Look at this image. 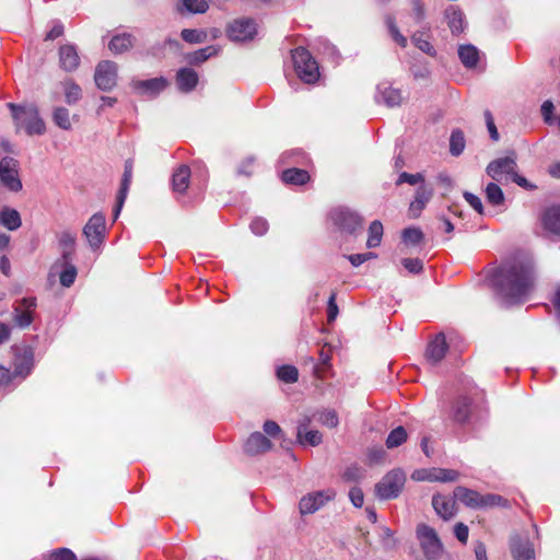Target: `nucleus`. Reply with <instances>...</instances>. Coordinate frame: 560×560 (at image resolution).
Instances as JSON below:
<instances>
[{
    "instance_id": "1",
    "label": "nucleus",
    "mask_w": 560,
    "mask_h": 560,
    "mask_svg": "<svg viewBox=\"0 0 560 560\" xmlns=\"http://www.w3.org/2000/svg\"><path fill=\"white\" fill-rule=\"evenodd\" d=\"M490 283L502 303H522L534 290L533 265L529 260L505 262L493 272Z\"/></svg>"
},
{
    "instance_id": "2",
    "label": "nucleus",
    "mask_w": 560,
    "mask_h": 560,
    "mask_svg": "<svg viewBox=\"0 0 560 560\" xmlns=\"http://www.w3.org/2000/svg\"><path fill=\"white\" fill-rule=\"evenodd\" d=\"M8 106L12 112L18 130L24 129L28 136H39L45 132V122L35 106H16L12 103Z\"/></svg>"
},
{
    "instance_id": "3",
    "label": "nucleus",
    "mask_w": 560,
    "mask_h": 560,
    "mask_svg": "<svg viewBox=\"0 0 560 560\" xmlns=\"http://www.w3.org/2000/svg\"><path fill=\"white\" fill-rule=\"evenodd\" d=\"M292 61L298 77L305 83H315L319 78V69L316 60L308 50L298 47L292 50Z\"/></svg>"
},
{
    "instance_id": "4",
    "label": "nucleus",
    "mask_w": 560,
    "mask_h": 560,
    "mask_svg": "<svg viewBox=\"0 0 560 560\" xmlns=\"http://www.w3.org/2000/svg\"><path fill=\"white\" fill-rule=\"evenodd\" d=\"M13 353L11 373L15 381H24L33 371L35 365V352L31 346H13L11 348Z\"/></svg>"
},
{
    "instance_id": "5",
    "label": "nucleus",
    "mask_w": 560,
    "mask_h": 560,
    "mask_svg": "<svg viewBox=\"0 0 560 560\" xmlns=\"http://www.w3.org/2000/svg\"><path fill=\"white\" fill-rule=\"evenodd\" d=\"M406 483V474L400 468L388 471L376 485L375 494L381 500L397 498Z\"/></svg>"
},
{
    "instance_id": "6",
    "label": "nucleus",
    "mask_w": 560,
    "mask_h": 560,
    "mask_svg": "<svg viewBox=\"0 0 560 560\" xmlns=\"http://www.w3.org/2000/svg\"><path fill=\"white\" fill-rule=\"evenodd\" d=\"M225 34L234 43L250 42L258 34V24L250 18H237L228 23Z\"/></svg>"
},
{
    "instance_id": "7",
    "label": "nucleus",
    "mask_w": 560,
    "mask_h": 560,
    "mask_svg": "<svg viewBox=\"0 0 560 560\" xmlns=\"http://www.w3.org/2000/svg\"><path fill=\"white\" fill-rule=\"evenodd\" d=\"M417 538L428 560H439L442 557L443 546L435 529L425 524H420L417 527Z\"/></svg>"
},
{
    "instance_id": "8",
    "label": "nucleus",
    "mask_w": 560,
    "mask_h": 560,
    "mask_svg": "<svg viewBox=\"0 0 560 560\" xmlns=\"http://www.w3.org/2000/svg\"><path fill=\"white\" fill-rule=\"evenodd\" d=\"M336 497L334 489H325L306 493L300 499L299 511L301 515L314 514Z\"/></svg>"
},
{
    "instance_id": "9",
    "label": "nucleus",
    "mask_w": 560,
    "mask_h": 560,
    "mask_svg": "<svg viewBox=\"0 0 560 560\" xmlns=\"http://www.w3.org/2000/svg\"><path fill=\"white\" fill-rule=\"evenodd\" d=\"M105 232V217L101 212L94 213L83 228V235L93 250H96L102 246Z\"/></svg>"
},
{
    "instance_id": "10",
    "label": "nucleus",
    "mask_w": 560,
    "mask_h": 560,
    "mask_svg": "<svg viewBox=\"0 0 560 560\" xmlns=\"http://www.w3.org/2000/svg\"><path fill=\"white\" fill-rule=\"evenodd\" d=\"M94 81L102 91H112L118 81V65L112 60H103L95 68Z\"/></svg>"
},
{
    "instance_id": "11",
    "label": "nucleus",
    "mask_w": 560,
    "mask_h": 560,
    "mask_svg": "<svg viewBox=\"0 0 560 560\" xmlns=\"http://www.w3.org/2000/svg\"><path fill=\"white\" fill-rule=\"evenodd\" d=\"M36 299L24 298L18 301L13 306L12 319L16 327L21 329L28 328L33 320L36 311Z\"/></svg>"
},
{
    "instance_id": "12",
    "label": "nucleus",
    "mask_w": 560,
    "mask_h": 560,
    "mask_svg": "<svg viewBox=\"0 0 560 560\" xmlns=\"http://www.w3.org/2000/svg\"><path fill=\"white\" fill-rule=\"evenodd\" d=\"M516 158L514 153L497 159L487 166V174L497 182L508 180L515 175Z\"/></svg>"
},
{
    "instance_id": "13",
    "label": "nucleus",
    "mask_w": 560,
    "mask_h": 560,
    "mask_svg": "<svg viewBox=\"0 0 560 560\" xmlns=\"http://www.w3.org/2000/svg\"><path fill=\"white\" fill-rule=\"evenodd\" d=\"M458 478V472L453 469L444 468H421L416 469L411 474V479L416 481H430V482H451Z\"/></svg>"
},
{
    "instance_id": "14",
    "label": "nucleus",
    "mask_w": 560,
    "mask_h": 560,
    "mask_svg": "<svg viewBox=\"0 0 560 560\" xmlns=\"http://www.w3.org/2000/svg\"><path fill=\"white\" fill-rule=\"evenodd\" d=\"M168 85V81L163 78H153L148 80H132L130 83L131 89L135 93L141 96L155 97Z\"/></svg>"
},
{
    "instance_id": "15",
    "label": "nucleus",
    "mask_w": 560,
    "mask_h": 560,
    "mask_svg": "<svg viewBox=\"0 0 560 560\" xmlns=\"http://www.w3.org/2000/svg\"><path fill=\"white\" fill-rule=\"evenodd\" d=\"M331 218L336 225L350 234H353L362 229V218L351 210L336 209L332 211Z\"/></svg>"
},
{
    "instance_id": "16",
    "label": "nucleus",
    "mask_w": 560,
    "mask_h": 560,
    "mask_svg": "<svg viewBox=\"0 0 560 560\" xmlns=\"http://www.w3.org/2000/svg\"><path fill=\"white\" fill-rule=\"evenodd\" d=\"M404 93L394 88L388 82H382L377 85L375 101L378 104H384L387 107H397L405 101Z\"/></svg>"
},
{
    "instance_id": "17",
    "label": "nucleus",
    "mask_w": 560,
    "mask_h": 560,
    "mask_svg": "<svg viewBox=\"0 0 560 560\" xmlns=\"http://www.w3.org/2000/svg\"><path fill=\"white\" fill-rule=\"evenodd\" d=\"M510 547L514 560H535L534 548L528 538L513 536Z\"/></svg>"
},
{
    "instance_id": "18",
    "label": "nucleus",
    "mask_w": 560,
    "mask_h": 560,
    "mask_svg": "<svg viewBox=\"0 0 560 560\" xmlns=\"http://www.w3.org/2000/svg\"><path fill=\"white\" fill-rule=\"evenodd\" d=\"M432 196L433 189L429 186L421 185L416 191L415 199L409 205V215L413 219L420 217Z\"/></svg>"
},
{
    "instance_id": "19",
    "label": "nucleus",
    "mask_w": 560,
    "mask_h": 560,
    "mask_svg": "<svg viewBox=\"0 0 560 560\" xmlns=\"http://www.w3.org/2000/svg\"><path fill=\"white\" fill-rule=\"evenodd\" d=\"M432 505L436 514L443 520L447 521L456 514V499L436 494L432 499Z\"/></svg>"
},
{
    "instance_id": "20",
    "label": "nucleus",
    "mask_w": 560,
    "mask_h": 560,
    "mask_svg": "<svg viewBox=\"0 0 560 560\" xmlns=\"http://www.w3.org/2000/svg\"><path fill=\"white\" fill-rule=\"evenodd\" d=\"M71 260L72 259H58L51 267V271H57L61 268V271L59 272V281L65 288L71 287L78 276L77 267L71 262Z\"/></svg>"
},
{
    "instance_id": "21",
    "label": "nucleus",
    "mask_w": 560,
    "mask_h": 560,
    "mask_svg": "<svg viewBox=\"0 0 560 560\" xmlns=\"http://www.w3.org/2000/svg\"><path fill=\"white\" fill-rule=\"evenodd\" d=\"M272 443L260 432H254L245 443V452L249 455H257L271 450Z\"/></svg>"
},
{
    "instance_id": "22",
    "label": "nucleus",
    "mask_w": 560,
    "mask_h": 560,
    "mask_svg": "<svg viewBox=\"0 0 560 560\" xmlns=\"http://www.w3.org/2000/svg\"><path fill=\"white\" fill-rule=\"evenodd\" d=\"M60 67L66 71H74L80 65V57L73 45L67 44L59 49Z\"/></svg>"
},
{
    "instance_id": "23",
    "label": "nucleus",
    "mask_w": 560,
    "mask_h": 560,
    "mask_svg": "<svg viewBox=\"0 0 560 560\" xmlns=\"http://www.w3.org/2000/svg\"><path fill=\"white\" fill-rule=\"evenodd\" d=\"M56 237L61 249V257L59 259H72L77 234L71 230H62L57 233Z\"/></svg>"
},
{
    "instance_id": "24",
    "label": "nucleus",
    "mask_w": 560,
    "mask_h": 560,
    "mask_svg": "<svg viewBox=\"0 0 560 560\" xmlns=\"http://www.w3.org/2000/svg\"><path fill=\"white\" fill-rule=\"evenodd\" d=\"M131 179H132V162L126 161L122 179H121V185H120V189H119L118 196H117V206H116L115 213H114L115 219L119 215L122 205L127 198L128 190H129V187L131 184Z\"/></svg>"
},
{
    "instance_id": "25",
    "label": "nucleus",
    "mask_w": 560,
    "mask_h": 560,
    "mask_svg": "<svg viewBox=\"0 0 560 560\" xmlns=\"http://www.w3.org/2000/svg\"><path fill=\"white\" fill-rule=\"evenodd\" d=\"M198 73L190 68H182L177 71L176 83L182 92H190L198 84Z\"/></svg>"
},
{
    "instance_id": "26",
    "label": "nucleus",
    "mask_w": 560,
    "mask_h": 560,
    "mask_svg": "<svg viewBox=\"0 0 560 560\" xmlns=\"http://www.w3.org/2000/svg\"><path fill=\"white\" fill-rule=\"evenodd\" d=\"M446 350L447 345L445 337L440 334L429 343L427 348V359L432 363H438L444 358Z\"/></svg>"
},
{
    "instance_id": "27",
    "label": "nucleus",
    "mask_w": 560,
    "mask_h": 560,
    "mask_svg": "<svg viewBox=\"0 0 560 560\" xmlns=\"http://www.w3.org/2000/svg\"><path fill=\"white\" fill-rule=\"evenodd\" d=\"M209 9L207 0H178L176 11L179 14H202Z\"/></svg>"
},
{
    "instance_id": "28",
    "label": "nucleus",
    "mask_w": 560,
    "mask_h": 560,
    "mask_svg": "<svg viewBox=\"0 0 560 560\" xmlns=\"http://www.w3.org/2000/svg\"><path fill=\"white\" fill-rule=\"evenodd\" d=\"M135 44V37L128 33L117 34L112 37L108 43V49L115 54H124L132 48Z\"/></svg>"
},
{
    "instance_id": "29",
    "label": "nucleus",
    "mask_w": 560,
    "mask_h": 560,
    "mask_svg": "<svg viewBox=\"0 0 560 560\" xmlns=\"http://www.w3.org/2000/svg\"><path fill=\"white\" fill-rule=\"evenodd\" d=\"M454 498L468 508L480 509L481 494L465 487H457L454 490Z\"/></svg>"
},
{
    "instance_id": "30",
    "label": "nucleus",
    "mask_w": 560,
    "mask_h": 560,
    "mask_svg": "<svg viewBox=\"0 0 560 560\" xmlns=\"http://www.w3.org/2000/svg\"><path fill=\"white\" fill-rule=\"evenodd\" d=\"M445 19L453 34H459L466 27L464 13L456 7H450L445 10Z\"/></svg>"
},
{
    "instance_id": "31",
    "label": "nucleus",
    "mask_w": 560,
    "mask_h": 560,
    "mask_svg": "<svg viewBox=\"0 0 560 560\" xmlns=\"http://www.w3.org/2000/svg\"><path fill=\"white\" fill-rule=\"evenodd\" d=\"M541 222L546 231L560 234V207L547 209L541 218Z\"/></svg>"
},
{
    "instance_id": "32",
    "label": "nucleus",
    "mask_w": 560,
    "mask_h": 560,
    "mask_svg": "<svg viewBox=\"0 0 560 560\" xmlns=\"http://www.w3.org/2000/svg\"><path fill=\"white\" fill-rule=\"evenodd\" d=\"M190 170L186 165L179 166L173 174L172 185L175 192L183 194L189 185Z\"/></svg>"
},
{
    "instance_id": "33",
    "label": "nucleus",
    "mask_w": 560,
    "mask_h": 560,
    "mask_svg": "<svg viewBox=\"0 0 560 560\" xmlns=\"http://www.w3.org/2000/svg\"><path fill=\"white\" fill-rule=\"evenodd\" d=\"M313 418L324 427L336 429L339 425V416L335 409L323 408L314 412Z\"/></svg>"
},
{
    "instance_id": "34",
    "label": "nucleus",
    "mask_w": 560,
    "mask_h": 560,
    "mask_svg": "<svg viewBox=\"0 0 560 560\" xmlns=\"http://www.w3.org/2000/svg\"><path fill=\"white\" fill-rule=\"evenodd\" d=\"M458 57L465 67L472 68L479 60V51L470 44L460 45L458 47Z\"/></svg>"
},
{
    "instance_id": "35",
    "label": "nucleus",
    "mask_w": 560,
    "mask_h": 560,
    "mask_svg": "<svg viewBox=\"0 0 560 560\" xmlns=\"http://www.w3.org/2000/svg\"><path fill=\"white\" fill-rule=\"evenodd\" d=\"M0 224L10 231L18 230L22 224L20 213L14 209H3L0 211Z\"/></svg>"
},
{
    "instance_id": "36",
    "label": "nucleus",
    "mask_w": 560,
    "mask_h": 560,
    "mask_svg": "<svg viewBox=\"0 0 560 560\" xmlns=\"http://www.w3.org/2000/svg\"><path fill=\"white\" fill-rule=\"evenodd\" d=\"M0 180L11 191L16 192L22 189V183L14 168H4L0 172Z\"/></svg>"
},
{
    "instance_id": "37",
    "label": "nucleus",
    "mask_w": 560,
    "mask_h": 560,
    "mask_svg": "<svg viewBox=\"0 0 560 560\" xmlns=\"http://www.w3.org/2000/svg\"><path fill=\"white\" fill-rule=\"evenodd\" d=\"M310 179L306 171L300 168H289L282 173V180L292 185H304Z\"/></svg>"
},
{
    "instance_id": "38",
    "label": "nucleus",
    "mask_w": 560,
    "mask_h": 560,
    "mask_svg": "<svg viewBox=\"0 0 560 560\" xmlns=\"http://www.w3.org/2000/svg\"><path fill=\"white\" fill-rule=\"evenodd\" d=\"M219 47L208 46L198 49L187 56V60L191 65H199L208 60L210 57L215 56L219 52Z\"/></svg>"
},
{
    "instance_id": "39",
    "label": "nucleus",
    "mask_w": 560,
    "mask_h": 560,
    "mask_svg": "<svg viewBox=\"0 0 560 560\" xmlns=\"http://www.w3.org/2000/svg\"><path fill=\"white\" fill-rule=\"evenodd\" d=\"M296 441L303 446H318L323 442V434L318 430H306L302 433H296Z\"/></svg>"
},
{
    "instance_id": "40",
    "label": "nucleus",
    "mask_w": 560,
    "mask_h": 560,
    "mask_svg": "<svg viewBox=\"0 0 560 560\" xmlns=\"http://www.w3.org/2000/svg\"><path fill=\"white\" fill-rule=\"evenodd\" d=\"M383 224L381 221L375 220L369 226V236L366 241V246L369 248H374L381 245L383 237Z\"/></svg>"
},
{
    "instance_id": "41",
    "label": "nucleus",
    "mask_w": 560,
    "mask_h": 560,
    "mask_svg": "<svg viewBox=\"0 0 560 560\" xmlns=\"http://www.w3.org/2000/svg\"><path fill=\"white\" fill-rule=\"evenodd\" d=\"M423 238L424 234L419 228H407L401 233L402 243L407 247L419 245Z\"/></svg>"
},
{
    "instance_id": "42",
    "label": "nucleus",
    "mask_w": 560,
    "mask_h": 560,
    "mask_svg": "<svg viewBox=\"0 0 560 560\" xmlns=\"http://www.w3.org/2000/svg\"><path fill=\"white\" fill-rule=\"evenodd\" d=\"M470 415V399L468 397H459L454 406V419L457 422H465Z\"/></svg>"
},
{
    "instance_id": "43",
    "label": "nucleus",
    "mask_w": 560,
    "mask_h": 560,
    "mask_svg": "<svg viewBox=\"0 0 560 560\" xmlns=\"http://www.w3.org/2000/svg\"><path fill=\"white\" fill-rule=\"evenodd\" d=\"M65 100L69 105L75 104L82 96L81 88L71 80L62 83Z\"/></svg>"
},
{
    "instance_id": "44",
    "label": "nucleus",
    "mask_w": 560,
    "mask_h": 560,
    "mask_svg": "<svg viewBox=\"0 0 560 560\" xmlns=\"http://www.w3.org/2000/svg\"><path fill=\"white\" fill-rule=\"evenodd\" d=\"M54 122L63 130H70L72 127L69 110L65 107H56L52 113Z\"/></svg>"
},
{
    "instance_id": "45",
    "label": "nucleus",
    "mask_w": 560,
    "mask_h": 560,
    "mask_svg": "<svg viewBox=\"0 0 560 560\" xmlns=\"http://www.w3.org/2000/svg\"><path fill=\"white\" fill-rule=\"evenodd\" d=\"M412 43L417 48L421 51L425 52L429 56H434L435 50L429 40V36L423 32H417L411 37Z\"/></svg>"
},
{
    "instance_id": "46",
    "label": "nucleus",
    "mask_w": 560,
    "mask_h": 560,
    "mask_svg": "<svg viewBox=\"0 0 560 560\" xmlns=\"http://www.w3.org/2000/svg\"><path fill=\"white\" fill-rule=\"evenodd\" d=\"M407 440V432L405 428L397 427L392 430L386 439V446L388 448H394L401 445Z\"/></svg>"
},
{
    "instance_id": "47",
    "label": "nucleus",
    "mask_w": 560,
    "mask_h": 560,
    "mask_svg": "<svg viewBox=\"0 0 560 560\" xmlns=\"http://www.w3.org/2000/svg\"><path fill=\"white\" fill-rule=\"evenodd\" d=\"M180 36L189 44H201L207 39V33L202 30L184 28Z\"/></svg>"
},
{
    "instance_id": "48",
    "label": "nucleus",
    "mask_w": 560,
    "mask_h": 560,
    "mask_svg": "<svg viewBox=\"0 0 560 560\" xmlns=\"http://www.w3.org/2000/svg\"><path fill=\"white\" fill-rule=\"evenodd\" d=\"M487 200L493 206H500L504 201V195L502 189L494 183L488 184L486 187Z\"/></svg>"
},
{
    "instance_id": "49",
    "label": "nucleus",
    "mask_w": 560,
    "mask_h": 560,
    "mask_svg": "<svg viewBox=\"0 0 560 560\" xmlns=\"http://www.w3.org/2000/svg\"><path fill=\"white\" fill-rule=\"evenodd\" d=\"M465 149V138L462 131L455 130L451 135L450 139V152L452 155H459Z\"/></svg>"
},
{
    "instance_id": "50",
    "label": "nucleus",
    "mask_w": 560,
    "mask_h": 560,
    "mask_svg": "<svg viewBox=\"0 0 560 560\" xmlns=\"http://www.w3.org/2000/svg\"><path fill=\"white\" fill-rule=\"evenodd\" d=\"M277 376L284 383H294L298 381L299 372L293 365H283L277 370Z\"/></svg>"
},
{
    "instance_id": "51",
    "label": "nucleus",
    "mask_w": 560,
    "mask_h": 560,
    "mask_svg": "<svg viewBox=\"0 0 560 560\" xmlns=\"http://www.w3.org/2000/svg\"><path fill=\"white\" fill-rule=\"evenodd\" d=\"M386 24L393 39L401 47L407 46V38L399 32L392 18H387Z\"/></svg>"
},
{
    "instance_id": "52",
    "label": "nucleus",
    "mask_w": 560,
    "mask_h": 560,
    "mask_svg": "<svg viewBox=\"0 0 560 560\" xmlns=\"http://www.w3.org/2000/svg\"><path fill=\"white\" fill-rule=\"evenodd\" d=\"M262 429H264V432L270 438H273V439H283L284 438L283 431L280 428V425L272 420H267L264 423Z\"/></svg>"
},
{
    "instance_id": "53",
    "label": "nucleus",
    "mask_w": 560,
    "mask_h": 560,
    "mask_svg": "<svg viewBox=\"0 0 560 560\" xmlns=\"http://www.w3.org/2000/svg\"><path fill=\"white\" fill-rule=\"evenodd\" d=\"M553 110L555 106L550 100H547L541 104L540 112L546 124L551 125L556 121Z\"/></svg>"
},
{
    "instance_id": "54",
    "label": "nucleus",
    "mask_w": 560,
    "mask_h": 560,
    "mask_svg": "<svg viewBox=\"0 0 560 560\" xmlns=\"http://www.w3.org/2000/svg\"><path fill=\"white\" fill-rule=\"evenodd\" d=\"M505 502L506 501L502 497L497 494H481L480 509L503 505Z\"/></svg>"
},
{
    "instance_id": "55",
    "label": "nucleus",
    "mask_w": 560,
    "mask_h": 560,
    "mask_svg": "<svg viewBox=\"0 0 560 560\" xmlns=\"http://www.w3.org/2000/svg\"><path fill=\"white\" fill-rule=\"evenodd\" d=\"M423 180H424L423 175L420 173L409 174V173L404 172L398 176L397 185H400L402 183H408L409 185L413 186L419 183H423Z\"/></svg>"
},
{
    "instance_id": "56",
    "label": "nucleus",
    "mask_w": 560,
    "mask_h": 560,
    "mask_svg": "<svg viewBox=\"0 0 560 560\" xmlns=\"http://www.w3.org/2000/svg\"><path fill=\"white\" fill-rule=\"evenodd\" d=\"M401 264L411 273H419L423 268V264L419 258H405Z\"/></svg>"
},
{
    "instance_id": "57",
    "label": "nucleus",
    "mask_w": 560,
    "mask_h": 560,
    "mask_svg": "<svg viewBox=\"0 0 560 560\" xmlns=\"http://www.w3.org/2000/svg\"><path fill=\"white\" fill-rule=\"evenodd\" d=\"M250 230L254 234L261 236L268 231V222L262 218H256L250 223Z\"/></svg>"
},
{
    "instance_id": "58",
    "label": "nucleus",
    "mask_w": 560,
    "mask_h": 560,
    "mask_svg": "<svg viewBox=\"0 0 560 560\" xmlns=\"http://www.w3.org/2000/svg\"><path fill=\"white\" fill-rule=\"evenodd\" d=\"M362 475H363L362 469L357 465H352V466H349L343 471L342 478L347 481H357L362 477Z\"/></svg>"
},
{
    "instance_id": "59",
    "label": "nucleus",
    "mask_w": 560,
    "mask_h": 560,
    "mask_svg": "<svg viewBox=\"0 0 560 560\" xmlns=\"http://www.w3.org/2000/svg\"><path fill=\"white\" fill-rule=\"evenodd\" d=\"M464 198L468 202V205L472 209H475L478 213L481 214L483 212V206H482L481 199L478 196H476L471 192L465 191Z\"/></svg>"
},
{
    "instance_id": "60",
    "label": "nucleus",
    "mask_w": 560,
    "mask_h": 560,
    "mask_svg": "<svg viewBox=\"0 0 560 560\" xmlns=\"http://www.w3.org/2000/svg\"><path fill=\"white\" fill-rule=\"evenodd\" d=\"M15 382L11 370L0 364V387H7Z\"/></svg>"
},
{
    "instance_id": "61",
    "label": "nucleus",
    "mask_w": 560,
    "mask_h": 560,
    "mask_svg": "<svg viewBox=\"0 0 560 560\" xmlns=\"http://www.w3.org/2000/svg\"><path fill=\"white\" fill-rule=\"evenodd\" d=\"M485 119H486V124H487V128H488L490 138L493 141H498L499 140V132H498V129L495 127L493 117H492V115H491V113L489 110L485 112Z\"/></svg>"
},
{
    "instance_id": "62",
    "label": "nucleus",
    "mask_w": 560,
    "mask_h": 560,
    "mask_svg": "<svg viewBox=\"0 0 560 560\" xmlns=\"http://www.w3.org/2000/svg\"><path fill=\"white\" fill-rule=\"evenodd\" d=\"M349 498L355 508H361L363 505L364 495L360 488H358V487L351 488V490L349 491Z\"/></svg>"
},
{
    "instance_id": "63",
    "label": "nucleus",
    "mask_w": 560,
    "mask_h": 560,
    "mask_svg": "<svg viewBox=\"0 0 560 560\" xmlns=\"http://www.w3.org/2000/svg\"><path fill=\"white\" fill-rule=\"evenodd\" d=\"M454 534L460 542L466 544L468 540L469 529L464 523H457L454 527Z\"/></svg>"
},
{
    "instance_id": "64",
    "label": "nucleus",
    "mask_w": 560,
    "mask_h": 560,
    "mask_svg": "<svg viewBox=\"0 0 560 560\" xmlns=\"http://www.w3.org/2000/svg\"><path fill=\"white\" fill-rule=\"evenodd\" d=\"M49 560H75L74 553L66 548L52 552Z\"/></svg>"
}]
</instances>
